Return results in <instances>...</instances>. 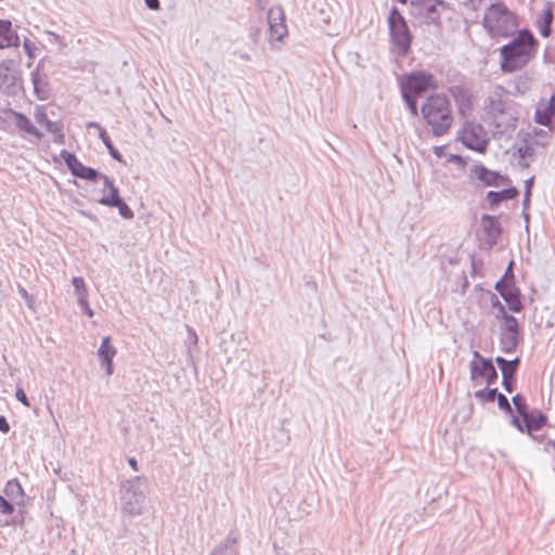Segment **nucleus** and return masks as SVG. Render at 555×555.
Returning <instances> with one entry per match:
<instances>
[{
	"label": "nucleus",
	"instance_id": "52",
	"mask_svg": "<svg viewBox=\"0 0 555 555\" xmlns=\"http://www.w3.org/2000/svg\"><path fill=\"white\" fill-rule=\"evenodd\" d=\"M530 195H531V189L528 186L526 188L525 197H524V207L526 208L530 203Z\"/></svg>",
	"mask_w": 555,
	"mask_h": 555
},
{
	"label": "nucleus",
	"instance_id": "15",
	"mask_svg": "<svg viewBox=\"0 0 555 555\" xmlns=\"http://www.w3.org/2000/svg\"><path fill=\"white\" fill-rule=\"evenodd\" d=\"M480 227L485 243L488 244L489 247H493L498 243V238L502 233L499 219L494 216L483 215L480 219Z\"/></svg>",
	"mask_w": 555,
	"mask_h": 555
},
{
	"label": "nucleus",
	"instance_id": "19",
	"mask_svg": "<svg viewBox=\"0 0 555 555\" xmlns=\"http://www.w3.org/2000/svg\"><path fill=\"white\" fill-rule=\"evenodd\" d=\"M20 46V37L12 29V23L7 20H0V49Z\"/></svg>",
	"mask_w": 555,
	"mask_h": 555
},
{
	"label": "nucleus",
	"instance_id": "53",
	"mask_svg": "<svg viewBox=\"0 0 555 555\" xmlns=\"http://www.w3.org/2000/svg\"><path fill=\"white\" fill-rule=\"evenodd\" d=\"M102 364L106 367V374L112 375L113 374V360L109 361H102Z\"/></svg>",
	"mask_w": 555,
	"mask_h": 555
},
{
	"label": "nucleus",
	"instance_id": "38",
	"mask_svg": "<svg viewBox=\"0 0 555 555\" xmlns=\"http://www.w3.org/2000/svg\"><path fill=\"white\" fill-rule=\"evenodd\" d=\"M512 402L515 405V409L518 413V417H521L524 414L528 412V405L526 403L525 398L517 393L512 398Z\"/></svg>",
	"mask_w": 555,
	"mask_h": 555
},
{
	"label": "nucleus",
	"instance_id": "11",
	"mask_svg": "<svg viewBox=\"0 0 555 555\" xmlns=\"http://www.w3.org/2000/svg\"><path fill=\"white\" fill-rule=\"evenodd\" d=\"M546 423V416L541 412H527L521 417L512 415V424L520 431L528 433L531 437L533 431L541 429Z\"/></svg>",
	"mask_w": 555,
	"mask_h": 555
},
{
	"label": "nucleus",
	"instance_id": "27",
	"mask_svg": "<svg viewBox=\"0 0 555 555\" xmlns=\"http://www.w3.org/2000/svg\"><path fill=\"white\" fill-rule=\"evenodd\" d=\"M4 493L9 500L21 504L24 496V490L17 479H11L4 487Z\"/></svg>",
	"mask_w": 555,
	"mask_h": 555
},
{
	"label": "nucleus",
	"instance_id": "2",
	"mask_svg": "<svg viewBox=\"0 0 555 555\" xmlns=\"http://www.w3.org/2000/svg\"><path fill=\"white\" fill-rule=\"evenodd\" d=\"M538 41L529 29H521L509 43L501 48V69L512 73L526 66L535 55Z\"/></svg>",
	"mask_w": 555,
	"mask_h": 555
},
{
	"label": "nucleus",
	"instance_id": "1",
	"mask_svg": "<svg viewBox=\"0 0 555 555\" xmlns=\"http://www.w3.org/2000/svg\"><path fill=\"white\" fill-rule=\"evenodd\" d=\"M421 115L430 133L436 138L448 134L454 120L451 102L442 93L427 96L421 106Z\"/></svg>",
	"mask_w": 555,
	"mask_h": 555
},
{
	"label": "nucleus",
	"instance_id": "12",
	"mask_svg": "<svg viewBox=\"0 0 555 555\" xmlns=\"http://www.w3.org/2000/svg\"><path fill=\"white\" fill-rule=\"evenodd\" d=\"M271 42H281L287 36L285 14L282 7H272L267 15Z\"/></svg>",
	"mask_w": 555,
	"mask_h": 555
},
{
	"label": "nucleus",
	"instance_id": "49",
	"mask_svg": "<svg viewBox=\"0 0 555 555\" xmlns=\"http://www.w3.org/2000/svg\"><path fill=\"white\" fill-rule=\"evenodd\" d=\"M77 301L82 309L88 308V294L77 295Z\"/></svg>",
	"mask_w": 555,
	"mask_h": 555
},
{
	"label": "nucleus",
	"instance_id": "6",
	"mask_svg": "<svg viewBox=\"0 0 555 555\" xmlns=\"http://www.w3.org/2000/svg\"><path fill=\"white\" fill-rule=\"evenodd\" d=\"M388 26L393 46L397 48L399 54L405 55L411 47L412 35L404 17L396 7L390 10Z\"/></svg>",
	"mask_w": 555,
	"mask_h": 555
},
{
	"label": "nucleus",
	"instance_id": "35",
	"mask_svg": "<svg viewBox=\"0 0 555 555\" xmlns=\"http://www.w3.org/2000/svg\"><path fill=\"white\" fill-rule=\"evenodd\" d=\"M496 396H499L498 388L480 389V390L476 391V393H475V397L477 399H480V400H483V401H487V402H493L496 399Z\"/></svg>",
	"mask_w": 555,
	"mask_h": 555
},
{
	"label": "nucleus",
	"instance_id": "37",
	"mask_svg": "<svg viewBox=\"0 0 555 555\" xmlns=\"http://www.w3.org/2000/svg\"><path fill=\"white\" fill-rule=\"evenodd\" d=\"M491 306L494 314V318L498 320H501L502 318L506 317L508 313L506 312V309L504 305L498 299L495 295H492L491 298Z\"/></svg>",
	"mask_w": 555,
	"mask_h": 555
},
{
	"label": "nucleus",
	"instance_id": "30",
	"mask_svg": "<svg viewBox=\"0 0 555 555\" xmlns=\"http://www.w3.org/2000/svg\"><path fill=\"white\" fill-rule=\"evenodd\" d=\"M117 350L116 348L111 344L109 337H104L102 339L101 346L98 349V356L101 359V361H109L113 360Z\"/></svg>",
	"mask_w": 555,
	"mask_h": 555
},
{
	"label": "nucleus",
	"instance_id": "23",
	"mask_svg": "<svg viewBox=\"0 0 555 555\" xmlns=\"http://www.w3.org/2000/svg\"><path fill=\"white\" fill-rule=\"evenodd\" d=\"M236 543L237 534L231 531L210 555H237Z\"/></svg>",
	"mask_w": 555,
	"mask_h": 555
},
{
	"label": "nucleus",
	"instance_id": "60",
	"mask_svg": "<svg viewBox=\"0 0 555 555\" xmlns=\"http://www.w3.org/2000/svg\"><path fill=\"white\" fill-rule=\"evenodd\" d=\"M189 332H190V338H191L192 344H196L197 343V335L191 328H189Z\"/></svg>",
	"mask_w": 555,
	"mask_h": 555
},
{
	"label": "nucleus",
	"instance_id": "20",
	"mask_svg": "<svg viewBox=\"0 0 555 555\" xmlns=\"http://www.w3.org/2000/svg\"><path fill=\"white\" fill-rule=\"evenodd\" d=\"M102 181L104 195L98 199V203L103 206L112 207L121 198L119 190L113 184L112 180L107 176H102Z\"/></svg>",
	"mask_w": 555,
	"mask_h": 555
},
{
	"label": "nucleus",
	"instance_id": "16",
	"mask_svg": "<svg viewBox=\"0 0 555 555\" xmlns=\"http://www.w3.org/2000/svg\"><path fill=\"white\" fill-rule=\"evenodd\" d=\"M555 115V94L550 100L542 99L534 112V121L541 126L548 127Z\"/></svg>",
	"mask_w": 555,
	"mask_h": 555
},
{
	"label": "nucleus",
	"instance_id": "4",
	"mask_svg": "<svg viewBox=\"0 0 555 555\" xmlns=\"http://www.w3.org/2000/svg\"><path fill=\"white\" fill-rule=\"evenodd\" d=\"M508 91L502 86H496L485 101V109L492 117L499 128L503 122L514 126L516 118L512 114L513 102L507 96Z\"/></svg>",
	"mask_w": 555,
	"mask_h": 555
},
{
	"label": "nucleus",
	"instance_id": "34",
	"mask_svg": "<svg viewBox=\"0 0 555 555\" xmlns=\"http://www.w3.org/2000/svg\"><path fill=\"white\" fill-rule=\"evenodd\" d=\"M401 92H402L403 101L405 102L410 113L413 116H417L418 115V108H417V103H416L417 95L409 93L405 90H401Z\"/></svg>",
	"mask_w": 555,
	"mask_h": 555
},
{
	"label": "nucleus",
	"instance_id": "59",
	"mask_svg": "<svg viewBox=\"0 0 555 555\" xmlns=\"http://www.w3.org/2000/svg\"><path fill=\"white\" fill-rule=\"evenodd\" d=\"M512 264L513 262L509 263V266L507 267L506 271H505V274L501 278V279H512V274L513 273V270H512Z\"/></svg>",
	"mask_w": 555,
	"mask_h": 555
},
{
	"label": "nucleus",
	"instance_id": "41",
	"mask_svg": "<svg viewBox=\"0 0 555 555\" xmlns=\"http://www.w3.org/2000/svg\"><path fill=\"white\" fill-rule=\"evenodd\" d=\"M495 362L501 370L502 373H505V369L508 366H514L515 364H519L520 360L519 358H515L513 360H506L505 358L499 356L495 358Z\"/></svg>",
	"mask_w": 555,
	"mask_h": 555
},
{
	"label": "nucleus",
	"instance_id": "29",
	"mask_svg": "<svg viewBox=\"0 0 555 555\" xmlns=\"http://www.w3.org/2000/svg\"><path fill=\"white\" fill-rule=\"evenodd\" d=\"M31 82L34 85V91L39 100L48 99V90L46 88V82L43 77L39 74L38 70L31 73Z\"/></svg>",
	"mask_w": 555,
	"mask_h": 555
},
{
	"label": "nucleus",
	"instance_id": "33",
	"mask_svg": "<svg viewBox=\"0 0 555 555\" xmlns=\"http://www.w3.org/2000/svg\"><path fill=\"white\" fill-rule=\"evenodd\" d=\"M501 320L503 321V323L500 326V332L520 333V326L515 317H513L512 314H507Z\"/></svg>",
	"mask_w": 555,
	"mask_h": 555
},
{
	"label": "nucleus",
	"instance_id": "64",
	"mask_svg": "<svg viewBox=\"0 0 555 555\" xmlns=\"http://www.w3.org/2000/svg\"><path fill=\"white\" fill-rule=\"evenodd\" d=\"M531 180H532V179H530V180H528V181H527V188H528V186H529V188H531V186H530Z\"/></svg>",
	"mask_w": 555,
	"mask_h": 555
},
{
	"label": "nucleus",
	"instance_id": "7",
	"mask_svg": "<svg viewBox=\"0 0 555 555\" xmlns=\"http://www.w3.org/2000/svg\"><path fill=\"white\" fill-rule=\"evenodd\" d=\"M469 370L472 380L483 378L488 386L493 385L499 377L492 359L482 357L478 351L474 352V360L469 363Z\"/></svg>",
	"mask_w": 555,
	"mask_h": 555
},
{
	"label": "nucleus",
	"instance_id": "31",
	"mask_svg": "<svg viewBox=\"0 0 555 555\" xmlns=\"http://www.w3.org/2000/svg\"><path fill=\"white\" fill-rule=\"evenodd\" d=\"M519 364H515L514 366H508L505 369V373H502L503 378V387L507 392H513L514 389V382H515V374L517 372Z\"/></svg>",
	"mask_w": 555,
	"mask_h": 555
},
{
	"label": "nucleus",
	"instance_id": "10",
	"mask_svg": "<svg viewBox=\"0 0 555 555\" xmlns=\"http://www.w3.org/2000/svg\"><path fill=\"white\" fill-rule=\"evenodd\" d=\"M435 77L426 72H415L408 76L401 90L421 96L428 88H435Z\"/></svg>",
	"mask_w": 555,
	"mask_h": 555
},
{
	"label": "nucleus",
	"instance_id": "17",
	"mask_svg": "<svg viewBox=\"0 0 555 555\" xmlns=\"http://www.w3.org/2000/svg\"><path fill=\"white\" fill-rule=\"evenodd\" d=\"M2 114L13 116L15 126L18 130L31 134L38 140L42 139L43 133L33 125L31 120L26 115L12 108L2 109Z\"/></svg>",
	"mask_w": 555,
	"mask_h": 555
},
{
	"label": "nucleus",
	"instance_id": "13",
	"mask_svg": "<svg viewBox=\"0 0 555 555\" xmlns=\"http://www.w3.org/2000/svg\"><path fill=\"white\" fill-rule=\"evenodd\" d=\"M12 65L11 60L0 63V92L7 95H16L22 88L20 78L12 72Z\"/></svg>",
	"mask_w": 555,
	"mask_h": 555
},
{
	"label": "nucleus",
	"instance_id": "55",
	"mask_svg": "<svg viewBox=\"0 0 555 555\" xmlns=\"http://www.w3.org/2000/svg\"><path fill=\"white\" fill-rule=\"evenodd\" d=\"M86 127L88 129H91V128H94V129H98L99 130V133L101 132V129H103L98 122L95 121H88Z\"/></svg>",
	"mask_w": 555,
	"mask_h": 555
},
{
	"label": "nucleus",
	"instance_id": "32",
	"mask_svg": "<svg viewBox=\"0 0 555 555\" xmlns=\"http://www.w3.org/2000/svg\"><path fill=\"white\" fill-rule=\"evenodd\" d=\"M99 138L103 142V144L106 146L109 155L117 162L122 163V156L121 154L114 147L111 138L108 137L105 129H101V132L99 133Z\"/></svg>",
	"mask_w": 555,
	"mask_h": 555
},
{
	"label": "nucleus",
	"instance_id": "9",
	"mask_svg": "<svg viewBox=\"0 0 555 555\" xmlns=\"http://www.w3.org/2000/svg\"><path fill=\"white\" fill-rule=\"evenodd\" d=\"M427 24H440L441 12L447 9L443 0H420L411 3Z\"/></svg>",
	"mask_w": 555,
	"mask_h": 555
},
{
	"label": "nucleus",
	"instance_id": "56",
	"mask_svg": "<svg viewBox=\"0 0 555 555\" xmlns=\"http://www.w3.org/2000/svg\"><path fill=\"white\" fill-rule=\"evenodd\" d=\"M47 34H48L49 36H51V37H52L56 42H59L61 46H64L62 38H61L57 34L52 33V31H47Z\"/></svg>",
	"mask_w": 555,
	"mask_h": 555
},
{
	"label": "nucleus",
	"instance_id": "51",
	"mask_svg": "<svg viewBox=\"0 0 555 555\" xmlns=\"http://www.w3.org/2000/svg\"><path fill=\"white\" fill-rule=\"evenodd\" d=\"M146 7L151 10H158L160 8L159 0H144Z\"/></svg>",
	"mask_w": 555,
	"mask_h": 555
},
{
	"label": "nucleus",
	"instance_id": "21",
	"mask_svg": "<svg viewBox=\"0 0 555 555\" xmlns=\"http://www.w3.org/2000/svg\"><path fill=\"white\" fill-rule=\"evenodd\" d=\"M554 20L553 14V2L546 1L544 4L543 12L538 16L537 25L540 31V35L544 38L550 37L552 33V23Z\"/></svg>",
	"mask_w": 555,
	"mask_h": 555
},
{
	"label": "nucleus",
	"instance_id": "5",
	"mask_svg": "<svg viewBox=\"0 0 555 555\" xmlns=\"http://www.w3.org/2000/svg\"><path fill=\"white\" fill-rule=\"evenodd\" d=\"M482 23L493 36H506L516 26L513 13L503 3L491 4L485 13Z\"/></svg>",
	"mask_w": 555,
	"mask_h": 555
},
{
	"label": "nucleus",
	"instance_id": "54",
	"mask_svg": "<svg viewBox=\"0 0 555 555\" xmlns=\"http://www.w3.org/2000/svg\"><path fill=\"white\" fill-rule=\"evenodd\" d=\"M128 464L130 465V467L134 470V472H138L139 470V467H138V462L134 457H129L128 459Z\"/></svg>",
	"mask_w": 555,
	"mask_h": 555
},
{
	"label": "nucleus",
	"instance_id": "36",
	"mask_svg": "<svg viewBox=\"0 0 555 555\" xmlns=\"http://www.w3.org/2000/svg\"><path fill=\"white\" fill-rule=\"evenodd\" d=\"M102 176H104V175L100 173L95 169L85 166V168L82 169V171L79 173V176L77 178H80V179H83L87 181H91V182H95L98 179L102 180Z\"/></svg>",
	"mask_w": 555,
	"mask_h": 555
},
{
	"label": "nucleus",
	"instance_id": "24",
	"mask_svg": "<svg viewBox=\"0 0 555 555\" xmlns=\"http://www.w3.org/2000/svg\"><path fill=\"white\" fill-rule=\"evenodd\" d=\"M513 90L508 93L525 94L532 87V78L528 74L515 77L508 85Z\"/></svg>",
	"mask_w": 555,
	"mask_h": 555
},
{
	"label": "nucleus",
	"instance_id": "22",
	"mask_svg": "<svg viewBox=\"0 0 555 555\" xmlns=\"http://www.w3.org/2000/svg\"><path fill=\"white\" fill-rule=\"evenodd\" d=\"M519 191L516 188H508L502 191H489L487 199L489 201L490 208L494 209L501 202L514 199L518 196Z\"/></svg>",
	"mask_w": 555,
	"mask_h": 555
},
{
	"label": "nucleus",
	"instance_id": "26",
	"mask_svg": "<svg viewBox=\"0 0 555 555\" xmlns=\"http://www.w3.org/2000/svg\"><path fill=\"white\" fill-rule=\"evenodd\" d=\"M60 156L66 164L72 175L78 177L85 168V165L76 157V155L66 150H62Z\"/></svg>",
	"mask_w": 555,
	"mask_h": 555
},
{
	"label": "nucleus",
	"instance_id": "46",
	"mask_svg": "<svg viewBox=\"0 0 555 555\" xmlns=\"http://www.w3.org/2000/svg\"><path fill=\"white\" fill-rule=\"evenodd\" d=\"M517 154L520 158H526L533 154V149L529 144L525 143L517 149Z\"/></svg>",
	"mask_w": 555,
	"mask_h": 555
},
{
	"label": "nucleus",
	"instance_id": "58",
	"mask_svg": "<svg viewBox=\"0 0 555 555\" xmlns=\"http://www.w3.org/2000/svg\"><path fill=\"white\" fill-rule=\"evenodd\" d=\"M23 47H24L25 51L30 55L31 54V42L28 39H25Z\"/></svg>",
	"mask_w": 555,
	"mask_h": 555
},
{
	"label": "nucleus",
	"instance_id": "48",
	"mask_svg": "<svg viewBox=\"0 0 555 555\" xmlns=\"http://www.w3.org/2000/svg\"><path fill=\"white\" fill-rule=\"evenodd\" d=\"M448 162L456 164L457 166H461V167H463L466 164L465 159L462 156L456 155V154H450L448 157Z\"/></svg>",
	"mask_w": 555,
	"mask_h": 555
},
{
	"label": "nucleus",
	"instance_id": "57",
	"mask_svg": "<svg viewBox=\"0 0 555 555\" xmlns=\"http://www.w3.org/2000/svg\"><path fill=\"white\" fill-rule=\"evenodd\" d=\"M443 151H444V147H443V146H435V147H434V154H435L437 157H442V155H443Z\"/></svg>",
	"mask_w": 555,
	"mask_h": 555
},
{
	"label": "nucleus",
	"instance_id": "18",
	"mask_svg": "<svg viewBox=\"0 0 555 555\" xmlns=\"http://www.w3.org/2000/svg\"><path fill=\"white\" fill-rule=\"evenodd\" d=\"M470 178L477 179L486 185H495L500 184V180L502 177L488 168H486L482 164L474 165L470 168Z\"/></svg>",
	"mask_w": 555,
	"mask_h": 555
},
{
	"label": "nucleus",
	"instance_id": "42",
	"mask_svg": "<svg viewBox=\"0 0 555 555\" xmlns=\"http://www.w3.org/2000/svg\"><path fill=\"white\" fill-rule=\"evenodd\" d=\"M496 399H498V405L501 410H503L504 412H506L508 414H513V409H512L511 403L505 395H503L499 391V396H496Z\"/></svg>",
	"mask_w": 555,
	"mask_h": 555
},
{
	"label": "nucleus",
	"instance_id": "40",
	"mask_svg": "<svg viewBox=\"0 0 555 555\" xmlns=\"http://www.w3.org/2000/svg\"><path fill=\"white\" fill-rule=\"evenodd\" d=\"M112 207L118 208L119 215L125 219H132L134 216L131 208L121 198Z\"/></svg>",
	"mask_w": 555,
	"mask_h": 555
},
{
	"label": "nucleus",
	"instance_id": "47",
	"mask_svg": "<svg viewBox=\"0 0 555 555\" xmlns=\"http://www.w3.org/2000/svg\"><path fill=\"white\" fill-rule=\"evenodd\" d=\"M52 134H53V137H54V138H53V141H54L55 143H57V144H64V142H65V135H64V133H63L62 126H60V127L57 128V131L52 132Z\"/></svg>",
	"mask_w": 555,
	"mask_h": 555
},
{
	"label": "nucleus",
	"instance_id": "25",
	"mask_svg": "<svg viewBox=\"0 0 555 555\" xmlns=\"http://www.w3.org/2000/svg\"><path fill=\"white\" fill-rule=\"evenodd\" d=\"M520 333L500 332V347L504 353L515 352L519 344Z\"/></svg>",
	"mask_w": 555,
	"mask_h": 555
},
{
	"label": "nucleus",
	"instance_id": "39",
	"mask_svg": "<svg viewBox=\"0 0 555 555\" xmlns=\"http://www.w3.org/2000/svg\"><path fill=\"white\" fill-rule=\"evenodd\" d=\"M451 92L456 101L461 102V106L464 104V102L469 103L470 95L466 89L457 86L452 88Z\"/></svg>",
	"mask_w": 555,
	"mask_h": 555
},
{
	"label": "nucleus",
	"instance_id": "3",
	"mask_svg": "<svg viewBox=\"0 0 555 555\" xmlns=\"http://www.w3.org/2000/svg\"><path fill=\"white\" fill-rule=\"evenodd\" d=\"M147 480L135 476L121 485V512L125 515L137 516L142 514L145 501Z\"/></svg>",
	"mask_w": 555,
	"mask_h": 555
},
{
	"label": "nucleus",
	"instance_id": "62",
	"mask_svg": "<svg viewBox=\"0 0 555 555\" xmlns=\"http://www.w3.org/2000/svg\"><path fill=\"white\" fill-rule=\"evenodd\" d=\"M85 312L89 315V317H92L93 315V310L88 306V308H85L83 309Z\"/></svg>",
	"mask_w": 555,
	"mask_h": 555
},
{
	"label": "nucleus",
	"instance_id": "43",
	"mask_svg": "<svg viewBox=\"0 0 555 555\" xmlns=\"http://www.w3.org/2000/svg\"><path fill=\"white\" fill-rule=\"evenodd\" d=\"M72 284H73L76 295L88 294L87 289H86V284H85V281L82 278H80V276L73 278Z\"/></svg>",
	"mask_w": 555,
	"mask_h": 555
},
{
	"label": "nucleus",
	"instance_id": "14",
	"mask_svg": "<svg viewBox=\"0 0 555 555\" xmlns=\"http://www.w3.org/2000/svg\"><path fill=\"white\" fill-rule=\"evenodd\" d=\"M462 142L469 150L485 153L488 146L486 133L480 125H470L463 130Z\"/></svg>",
	"mask_w": 555,
	"mask_h": 555
},
{
	"label": "nucleus",
	"instance_id": "44",
	"mask_svg": "<svg viewBox=\"0 0 555 555\" xmlns=\"http://www.w3.org/2000/svg\"><path fill=\"white\" fill-rule=\"evenodd\" d=\"M14 512V506L11 500L0 495V513L3 515H11Z\"/></svg>",
	"mask_w": 555,
	"mask_h": 555
},
{
	"label": "nucleus",
	"instance_id": "61",
	"mask_svg": "<svg viewBox=\"0 0 555 555\" xmlns=\"http://www.w3.org/2000/svg\"><path fill=\"white\" fill-rule=\"evenodd\" d=\"M11 119H14L13 116H11V115H3L2 111L0 112V120L8 121V120H11Z\"/></svg>",
	"mask_w": 555,
	"mask_h": 555
},
{
	"label": "nucleus",
	"instance_id": "50",
	"mask_svg": "<svg viewBox=\"0 0 555 555\" xmlns=\"http://www.w3.org/2000/svg\"><path fill=\"white\" fill-rule=\"evenodd\" d=\"M0 431L3 434H7L10 431V425H9L7 418L2 415H0Z\"/></svg>",
	"mask_w": 555,
	"mask_h": 555
},
{
	"label": "nucleus",
	"instance_id": "8",
	"mask_svg": "<svg viewBox=\"0 0 555 555\" xmlns=\"http://www.w3.org/2000/svg\"><path fill=\"white\" fill-rule=\"evenodd\" d=\"M495 291L505 300L511 311L520 312L522 310L524 305L520 299V292L515 286L514 274H512V279H500L495 284Z\"/></svg>",
	"mask_w": 555,
	"mask_h": 555
},
{
	"label": "nucleus",
	"instance_id": "28",
	"mask_svg": "<svg viewBox=\"0 0 555 555\" xmlns=\"http://www.w3.org/2000/svg\"><path fill=\"white\" fill-rule=\"evenodd\" d=\"M34 116L36 122L46 127L47 131L50 133L57 131V128L62 126L57 121L50 120L42 107H37Z\"/></svg>",
	"mask_w": 555,
	"mask_h": 555
},
{
	"label": "nucleus",
	"instance_id": "45",
	"mask_svg": "<svg viewBox=\"0 0 555 555\" xmlns=\"http://www.w3.org/2000/svg\"><path fill=\"white\" fill-rule=\"evenodd\" d=\"M15 398L16 400H18L23 405L29 408L30 406V402L25 393V391L23 390L22 387H17L16 388V391H15Z\"/></svg>",
	"mask_w": 555,
	"mask_h": 555
},
{
	"label": "nucleus",
	"instance_id": "63",
	"mask_svg": "<svg viewBox=\"0 0 555 555\" xmlns=\"http://www.w3.org/2000/svg\"><path fill=\"white\" fill-rule=\"evenodd\" d=\"M21 294H22L24 297H27V292H26V289L22 288V289H21Z\"/></svg>",
	"mask_w": 555,
	"mask_h": 555
}]
</instances>
